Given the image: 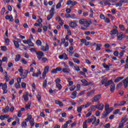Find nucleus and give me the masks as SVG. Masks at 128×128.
I'll use <instances>...</instances> for the list:
<instances>
[{
    "mask_svg": "<svg viewBox=\"0 0 128 128\" xmlns=\"http://www.w3.org/2000/svg\"><path fill=\"white\" fill-rule=\"evenodd\" d=\"M32 118V115H29L28 116V118L25 119L26 122H28V120H30Z\"/></svg>",
    "mask_w": 128,
    "mask_h": 128,
    "instance_id": "obj_40",
    "label": "nucleus"
},
{
    "mask_svg": "<svg viewBox=\"0 0 128 128\" xmlns=\"http://www.w3.org/2000/svg\"><path fill=\"white\" fill-rule=\"evenodd\" d=\"M128 115H125L123 118H122L121 122H124L126 124V122H128Z\"/></svg>",
    "mask_w": 128,
    "mask_h": 128,
    "instance_id": "obj_19",
    "label": "nucleus"
},
{
    "mask_svg": "<svg viewBox=\"0 0 128 128\" xmlns=\"http://www.w3.org/2000/svg\"><path fill=\"white\" fill-rule=\"evenodd\" d=\"M4 80H5L6 82H8L10 81V77H8V75H6L4 76Z\"/></svg>",
    "mask_w": 128,
    "mask_h": 128,
    "instance_id": "obj_46",
    "label": "nucleus"
},
{
    "mask_svg": "<svg viewBox=\"0 0 128 128\" xmlns=\"http://www.w3.org/2000/svg\"><path fill=\"white\" fill-rule=\"evenodd\" d=\"M114 90H116V84H114V82L111 84L110 87V90L111 92H114Z\"/></svg>",
    "mask_w": 128,
    "mask_h": 128,
    "instance_id": "obj_12",
    "label": "nucleus"
},
{
    "mask_svg": "<svg viewBox=\"0 0 128 128\" xmlns=\"http://www.w3.org/2000/svg\"><path fill=\"white\" fill-rule=\"evenodd\" d=\"M69 26L70 28H76V26H78V24L74 22L73 21L69 23Z\"/></svg>",
    "mask_w": 128,
    "mask_h": 128,
    "instance_id": "obj_9",
    "label": "nucleus"
},
{
    "mask_svg": "<svg viewBox=\"0 0 128 128\" xmlns=\"http://www.w3.org/2000/svg\"><path fill=\"white\" fill-rule=\"evenodd\" d=\"M124 52H126V50H123L121 52H120L119 54L120 56H124Z\"/></svg>",
    "mask_w": 128,
    "mask_h": 128,
    "instance_id": "obj_55",
    "label": "nucleus"
},
{
    "mask_svg": "<svg viewBox=\"0 0 128 128\" xmlns=\"http://www.w3.org/2000/svg\"><path fill=\"white\" fill-rule=\"evenodd\" d=\"M95 92H96V90H91L90 92L87 93L86 96H92V94H94Z\"/></svg>",
    "mask_w": 128,
    "mask_h": 128,
    "instance_id": "obj_28",
    "label": "nucleus"
},
{
    "mask_svg": "<svg viewBox=\"0 0 128 128\" xmlns=\"http://www.w3.org/2000/svg\"><path fill=\"white\" fill-rule=\"evenodd\" d=\"M14 43L16 48H20V44H18V41L14 40Z\"/></svg>",
    "mask_w": 128,
    "mask_h": 128,
    "instance_id": "obj_26",
    "label": "nucleus"
},
{
    "mask_svg": "<svg viewBox=\"0 0 128 128\" xmlns=\"http://www.w3.org/2000/svg\"><path fill=\"white\" fill-rule=\"evenodd\" d=\"M20 62L23 64H28V62L24 60V58H22Z\"/></svg>",
    "mask_w": 128,
    "mask_h": 128,
    "instance_id": "obj_49",
    "label": "nucleus"
},
{
    "mask_svg": "<svg viewBox=\"0 0 128 128\" xmlns=\"http://www.w3.org/2000/svg\"><path fill=\"white\" fill-rule=\"evenodd\" d=\"M94 120V116L93 118H88L85 122H83V128H88V124H90Z\"/></svg>",
    "mask_w": 128,
    "mask_h": 128,
    "instance_id": "obj_5",
    "label": "nucleus"
},
{
    "mask_svg": "<svg viewBox=\"0 0 128 128\" xmlns=\"http://www.w3.org/2000/svg\"><path fill=\"white\" fill-rule=\"evenodd\" d=\"M48 84V80H45L44 82H43V84H42V86L44 88H46V84Z\"/></svg>",
    "mask_w": 128,
    "mask_h": 128,
    "instance_id": "obj_34",
    "label": "nucleus"
},
{
    "mask_svg": "<svg viewBox=\"0 0 128 128\" xmlns=\"http://www.w3.org/2000/svg\"><path fill=\"white\" fill-rule=\"evenodd\" d=\"M76 90H80V84H78L76 86Z\"/></svg>",
    "mask_w": 128,
    "mask_h": 128,
    "instance_id": "obj_64",
    "label": "nucleus"
},
{
    "mask_svg": "<svg viewBox=\"0 0 128 128\" xmlns=\"http://www.w3.org/2000/svg\"><path fill=\"white\" fill-rule=\"evenodd\" d=\"M2 90L3 92V94H6L8 93V84L6 82L4 83L2 87Z\"/></svg>",
    "mask_w": 128,
    "mask_h": 128,
    "instance_id": "obj_7",
    "label": "nucleus"
},
{
    "mask_svg": "<svg viewBox=\"0 0 128 128\" xmlns=\"http://www.w3.org/2000/svg\"><path fill=\"white\" fill-rule=\"evenodd\" d=\"M20 58H22V56H20V54H18L16 55V57L15 58V62H19V60H20Z\"/></svg>",
    "mask_w": 128,
    "mask_h": 128,
    "instance_id": "obj_27",
    "label": "nucleus"
},
{
    "mask_svg": "<svg viewBox=\"0 0 128 128\" xmlns=\"http://www.w3.org/2000/svg\"><path fill=\"white\" fill-rule=\"evenodd\" d=\"M56 88L58 89L59 90H60L62 88V86L60 84H56Z\"/></svg>",
    "mask_w": 128,
    "mask_h": 128,
    "instance_id": "obj_39",
    "label": "nucleus"
},
{
    "mask_svg": "<svg viewBox=\"0 0 128 128\" xmlns=\"http://www.w3.org/2000/svg\"><path fill=\"white\" fill-rule=\"evenodd\" d=\"M126 104V101L120 102L118 103V106H124V104Z\"/></svg>",
    "mask_w": 128,
    "mask_h": 128,
    "instance_id": "obj_32",
    "label": "nucleus"
},
{
    "mask_svg": "<svg viewBox=\"0 0 128 128\" xmlns=\"http://www.w3.org/2000/svg\"><path fill=\"white\" fill-rule=\"evenodd\" d=\"M64 54H61L58 56V58H60V60H64Z\"/></svg>",
    "mask_w": 128,
    "mask_h": 128,
    "instance_id": "obj_61",
    "label": "nucleus"
},
{
    "mask_svg": "<svg viewBox=\"0 0 128 128\" xmlns=\"http://www.w3.org/2000/svg\"><path fill=\"white\" fill-rule=\"evenodd\" d=\"M81 82L85 84L84 86H90V84L88 83V80H86V79H83L81 80Z\"/></svg>",
    "mask_w": 128,
    "mask_h": 128,
    "instance_id": "obj_16",
    "label": "nucleus"
},
{
    "mask_svg": "<svg viewBox=\"0 0 128 128\" xmlns=\"http://www.w3.org/2000/svg\"><path fill=\"white\" fill-rule=\"evenodd\" d=\"M26 126H28L26 124V122H22V123L21 124V126L22 128H26Z\"/></svg>",
    "mask_w": 128,
    "mask_h": 128,
    "instance_id": "obj_45",
    "label": "nucleus"
},
{
    "mask_svg": "<svg viewBox=\"0 0 128 128\" xmlns=\"http://www.w3.org/2000/svg\"><path fill=\"white\" fill-rule=\"evenodd\" d=\"M119 52L118 51L116 50L115 52H114V56H118V54H119Z\"/></svg>",
    "mask_w": 128,
    "mask_h": 128,
    "instance_id": "obj_59",
    "label": "nucleus"
},
{
    "mask_svg": "<svg viewBox=\"0 0 128 128\" xmlns=\"http://www.w3.org/2000/svg\"><path fill=\"white\" fill-rule=\"evenodd\" d=\"M62 72L64 74H70V68H63Z\"/></svg>",
    "mask_w": 128,
    "mask_h": 128,
    "instance_id": "obj_13",
    "label": "nucleus"
},
{
    "mask_svg": "<svg viewBox=\"0 0 128 128\" xmlns=\"http://www.w3.org/2000/svg\"><path fill=\"white\" fill-rule=\"evenodd\" d=\"M23 74H24L22 76V80H24V78L28 77V70H25Z\"/></svg>",
    "mask_w": 128,
    "mask_h": 128,
    "instance_id": "obj_15",
    "label": "nucleus"
},
{
    "mask_svg": "<svg viewBox=\"0 0 128 128\" xmlns=\"http://www.w3.org/2000/svg\"><path fill=\"white\" fill-rule=\"evenodd\" d=\"M122 86V82H120L116 85V88L117 90H119V88H120Z\"/></svg>",
    "mask_w": 128,
    "mask_h": 128,
    "instance_id": "obj_33",
    "label": "nucleus"
},
{
    "mask_svg": "<svg viewBox=\"0 0 128 128\" xmlns=\"http://www.w3.org/2000/svg\"><path fill=\"white\" fill-rule=\"evenodd\" d=\"M36 44L38 46H42V41H40V40H37L36 42Z\"/></svg>",
    "mask_w": 128,
    "mask_h": 128,
    "instance_id": "obj_44",
    "label": "nucleus"
},
{
    "mask_svg": "<svg viewBox=\"0 0 128 128\" xmlns=\"http://www.w3.org/2000/svg\"><path fill=\"white\" fill-rule=\"evenodd\" d=\"M104 105L102 104H99V106L98 107V110H104Z\"/></svg>",
    "mask_w": 128,
    "mask_h": 128,
    "instance_id": "obj_30",
    "label": "nucleus"
},
{
    "mask_svg": "<svg viewBox=\"0 0 128 128\" xmlns=\"http://www.w3.org/2000/svg\"><path fill=\"white\" fill-rule=\"evenodd\" d=\"M122 2H120V3H116V7H118V6H120H120H122Z\"/></svg>",
    "mask_w": 128,
    "mask_h": 128,
    "instance_id": "obj_52",
    "label": "nucleus"
},
{
    "mask_svg": "<svg viewBox=\"0 0 128 128\" xmlns=\"http://www.w3.org/2000/svg\"><path fill=\"white\" fill-rule=\"evenodd\" d=\"M100 96H102V94H98L95 95L94 97L92 98V102H100Z\"/></svg>",
    "mask_w": 128,
    "mask_h": 128,
    "instance_id": "obj_4",
    "label": "nucleus"
},
{
    "mask_svg": "<svg viewBox=\"0 0 128 128\" xmlns=\"http://www.w3.org/2000/svg\"><path fill=\"white\" fill-rule=\"evenodd\" d=\"M82 108H84V105H82L81 106L77 108V112L78 114L82 113Z\"/></svg>",
    "mask_w": 128,
    "mask_h": 128,
    "instance_id": "obj_18",
    "label": "nucleus"
},
{
    "mask_svg": "<svg viewBox=\"0 0 128 128\" xmlns=\"http://www.w3.org/2000/svg\"><path fill=\"white\" fill-rule=\"evenodd\" d=\"M124 85V88H126L128 86V76L122 80Z\"/></svg>",
    "mask_w": 128,
    "mask_h": 128,
    "instance_id": "obj_10",
    "label": "nucleus"
},
{
    "mask_svg": "<svg viewBox=\"0 0 128 128\" xmlns=\"http://www.w3.org/2000/svg\"><path fill=\"white\" fill-rule=\"evenodd\" d=\"M120 112V109H116L114 112L113 114H118Z\"/></svg>",
    "mask_w": 128,
    "mask_h": 128,
    "instance_id": "obj_53",
    "label": "nucleus"
},
{
    "mask_svg": "<svg viewBox=\"0 0 128 128\" xmlns=\"http://www.w3.org/2000/svg\"><path fill=\"white\" fill-rule=\"evenodd\" d=\"M55 82H56V84H60V78H58L56 80Z\"/></svg>",
    "mask_w": 128,
    "mask_h": 128,
    "instance_id": "obj_58",
    "label": "nucleus"
},
{
    "mask_svg": "<svg viewBox=\"0 0 128 128\" xmlns=\"http://www.w3.org/2000/svg\"><path fill=\"white\" fill-rule=\"evenodd\" d=\"M72 60L74 62H75L76 64H80V61L76 58H73Z\"/></svg>",
    "mask_w": 128,
    "mask_h": 128,
    "instance_id": "obj_29",
    "label": "nucleus"
},
{
    "mask_svg": "<svg viewBox=\"0 0 128 128\" xmlns=\"http://www.w3.org/2000/svg\"><path fill=\"white\" fill-rule=\"evenodd\" d=\"M117 40H122L123 38H126V34H124V33L122 32H118L117 34Z\"/></svg>",
    "mask_w": 128,
    "mask_h": 128,
    "instance_id": "obj_6",
    "label": "nucleus"
},
{
    "mask_svg": "<svg viewBox=\"0 0 128 128\" xmlns=\"http://www.w3.org/2000/svg\"><path fill=\"white\" fill-rule=\"evenodd\" d=\"M41 50H43V52H48V50H50V48L48 47V46H41Z\"/></svg>",
    "mask_w": 128,
    "mask_h": 128,
    "instance_id": "obj_14",
    "label": "nucleus"
},
{
    "mask_svg": "<svg viewBox=\"0 0 128 128\" xmlns=\"http://www.w3.org/2000/svg\"><path fill=\"white\" fill-rule=\"evenodd\" d=\"M15 86L16 88H20V83H16Z\"/></svg>",
    "mask_w": 128,
    "mask_h": 128,
    "instance_id": "obj_57",
    "label": "nucleus"
},
{
    "mask_svg": "<svg viewBox=\"0 0 128 128\" xmlns=\"http://www.w3.org/2000/svg\"><path fill=\"white\" fill-rule=\"evenodd\" d=\"M110 34H118V30L116 29H114L112 30L110 32Z\"/></svg>",
    "mask_w": 128,
    "mask_h": 128,
    "instance_id": "obj_17",
    "label": "nucleus"
},
{
    "mask_svg": "<svg viewBox=\"0 0 128 128\" xmlns=\"http://www.w3.org/2000/svg\"><path fill=\"white\" fill-rule=\"evenodd\" d=\"M70 18H72V20H78V17L76 14H72Z\"/></svg>",
    "mask_w": 128,
    "mask_h": 128,
    "instance_id": "obj_36",
    "label": "nucleus"
},
{
    "mask_svg": "<svg viewBox=\"0 0 128 128\" xmlns=\"http://www.w3.org/2000/svg\"><path fill=\"white\" fill-rule=\"evenodd\" d=\"M124 122H122L121 121V123L119 124L118 128H124Z\"/></svg>",
    "mask_w": 128,
    "mask_h": 128,
    "instance_id": "obj_38",
    "label": "nucleus"
},
{
    "mask_svg": "<svg viewBox=\"0 0 128 128\" xmlns=\"http://www.w3.org/2000/svg\"><path fill=\"white\" fill-rule=\"evenodd\" d=\"M62 8V3L59 2L56 6V8L58 10V8Z\"/></svg>",
    "mask_w": 128,
    "mask_h": 128,
    "instance_id": "obj_47",
    "label": "nucleus"
},
{
    "mask_svg": "<svg viewBox=\"0 0 128 128\" xmlns=\"http://www.w3.org/2000/svg\"><path fill=\"white\" fill-rule=\"evenodd\" d=\"M21 86H22V88H26V82H22Z\"/></svg>",
    "mask_w": 128,
    "mask_h": 128,
    "instance_id": "obj_51",
    "label": "nucleus"
},
{
    "mask_svg": "<svg viewBox=\"0 0 128 128\" xmlns=\"http://www.w3.org/2000/svg\"><path fill=\"white\" fill-rule=\"evenodd\" d=\"M36 98H37L38 102H40V100H42V95L40 94H38L36 96Z\"/></svg>",
    "mask_w": 128,
    "mask_h": 128,
    "instance_id": "obj_48",
    "label": "nucleus"
},
{
    "mask_svg": "<svg viewBox=\"0 0 128 128\" xmlns=\"http://www.w3.org/2000/svg\"><path fill=\"white\" fill-rule=\"evenodd\" d=\"M102 46V44H96V51L100 50H102V48L100 47Z\"/></svg>",
    "mask_w": 128,
    "mask_h": 128,
    "instance_id": "obj_22",
    "label": "nucleus"
},
{
    "mask_svg": "<svg viewBox=\"0 0 128 128\" xmlns=\"http://www.w3.org/2000/svg\"><path fill=\"white\" fill-rule=\"evenodd\" d=\"M114 108L112 107L110 108V104H105V110L102 114L101 118L102 120L106 118V117L108 116V114H110L112 112Z\"/></svg>",
    "mask_w": 128,
    "mask_h": 128,
    "instance_id": "obj_1",
    "label": "nucleus"
},
{
    "mask_svg": "<svg viewBox=\"0 0 128 128\" xmlns=\"http://www.w3.org/2000/svg\"><path fill=\"white\" fill-rule=\"evenodd\" d=\"M5 44H6V46L10 45V39L9 38H6L5 40Z\"/></svg>",
    "mask_w": 128,
    "mask_h": 128,
    "instance_id": "obj_54",
    "label": "nucleus"
},
{
    "mask_svg": "<svg viewBox=\"0 0 128 128\" xmlns=\"http://www.w3.org/2000/svg\"><path fill=\"white\" fill-rule=\"evenodd\" d=\"M119 28L122 32H124V30H126V28H124V24H120L119 25Z\"/></svg>",
    "mask_w": 128,
    "mask_h": 128,
    "instance_id": "obj_24",
    "label": "nucleus"
},
{
    "mask_svg": "<svg viewBox=\"0 0 128 128\" xmlns=\"http://www.w3.org/2000/svg\"><path fill=\"white\" fill-rule=\"evenodd\" d=\"M107 82H108V78H104L102 80V84H106Z\"/></svg>",
    "mask_w": 128,
    "mask_h": 128,
    "instance_id": "obj_31",
    "label": "nucleus"
},
{
    "mask_svg": "<svg viewBox=\"0 0 128 128\" xmlns=\"http://www.w3.org/2000/svg\"><path fill=\"white\" fill-rule=\"evenodd\" d=\"M69 84L67 85V86H72V84H74V82L72 81H68Z\"/></svg>",
    "mask_w": 128,
    "mask_h": 128,
    "instance_id": "obj_63",
    "label": "nucleus"
},
{
    "mask_svg": "<svg viewBox=\"0 0 128 128\" xmlns=\"http://www.w3.org/2000/svg\"><path fill=\"white\" fill-rule=\"evenodd\" d=\"M30 124L32 127L34 126V119H32L30 121Z\"/></svg>",
    "mask_w": 128,
    "mask_h": 128,
    "instance_id": "obj_41",
    "label": "nucleus"
},
{
    "mask_svg": "<svg viewBox=\"0 0 128 128\" xmlns=\"http://www.w3.org/2000/svg\"><path fill=\"white\" fill-rule=\"evenodd\" d=\"M54 8H52L50 10V14L47 16V20H52V18H54Z\"/></svg>",
    "mask_w": 128,
    "mask_h": 128,
    "instance_id": "obj_3",
    "label": "nucleus"
},
{
    "mask_svg": "<svg viewBox=\"0 0 128 128\" xmlns=\"http://www.w3.org/2000/svg\"><path fill=\"white\" fill-rule=\"evenodd\" d=\"M76 91H74L72 92V96H74L73 97H71V98H73V99H74L76 98Z\"/></svg>",
    "mask_w": 128,
    "mask_h": 128,
    "instance_id": "obj_35",
    "label": "nucleus"
},
{
    "mask_svg": "<svg viewBox=\"0 0 128 128\" xmlns=\"http://www.w3.org/2000/svg\"><path fill=\"white\" fill-rule=\"evenodd\" d=\"M79 24H83V26L86 28H88L92 22V20H90L88 22V21L86 19H81L79 20Z\"/></svg>",
    "mask_w": 128,
    "mask_h": 128,
    "instance_id": "obj_2",
    "label": "nucleus"
},
{
    "mask_svg": "<svg viewBox=\"0 0 128 128\" xmlns=\"http://www.w3.org/2000/svg\"><path fill=\"white\" fill-rule=\"evenodd\" d=\"M122 80H124V76H119L118 77L116 78L114 80V82H118Z\"/></svg>",
    "mask_w": 128,
    "mask_h": 128,
    "instance_id": "obj_21",
    "label": "nucleus"
},
{
    "mask_svg": "<svg viewBox=\"0 0 128 128\" xmlns=\"http://www.w3.org/2000/svg\"><path fill=\"white\" fill-rule=\"evenodd\" d=\"M10 110V107H8V106H7L5 108L2 109V112H4V114H6L7 112H8V111Z\"/></svg>",
    "mask_w": 128,
    "mask_h": 128,
    "instance_id": "obj_23",
    "label": "nucleus"
},
{
    "mask_svg": "<svg viewBox=\"0 0 128 128\" xmlns=\"http://www.w3.org/2000/svg\"><path fill=\"white\" fill-rule=\"evenodd\" d=\"M37 58L39 60H40L42 58V56H44V52L42 51L38 52H36Z\"/></svg>",
    "mask_w": 128,
    "mask_h": 128,
    "instance_id": "obj_8",
    "label": "nucleus"
},
{
    "mask_svg": "<svg viewBox=\"0 0 128 128\" xmlns=\"http://www.w3.org/2000/svg\"><path fill=\"white\" fill-rule=\"evenodd\" d=\"M23 98H24V102H28V92H26L23 95Z\"/></svg>",
    "mask_w": 128,
    "mask_h": 128,
    "instance_id": "obj_11",
    "label": "nucleus"
},
{
    "mask_svg": "<svg viewBox=\"0 0 128 128\" xmlns=\"http://www.w3.org/2000/svg\"><path fill=\"white\" fill-rule=\"evenodd\" d=\"M49 70H50V66H45L43 72L48 74V72Z\"/></svg>",
    "mask_w": 128,
    "mask_h": 128,
    "instance_id": "obj_25",
    "label": "nucleus"
},
{
    "mask_svg": "<svg viewBox=\"0 0 128 128\" xmlns=\"http://www.w3.org/2000/svg\"><path fill=\"white\" fill-rule=\"evenodd\" d=\"M2 62H8V58L4 57L2 58Z\"/></svg>",
    "mask_w": 128,
    "mask_h": 128,
    "instance_id": "obj_62",
    "label": "nucleus"
},
{
    "mask_svg": "<svg viewBox=\"0 0 128 128\" xmlns=\"http://www.w3.org/2000/svg\"><path fill=\"white\" fill-rule=\"evenodd\" d=\"M103 66L104 68H106V70H110V67L108 66V64H103Z\"/></svg>",
    "mask_w": 128,
    "mask_h": 128,
    "instance_id": "obj_37",
    "label": "nucleus"
},
{
    "mask_svg": "<svg viewBox=\"0 0 128 128\" xmlns=\"http://www.w3.org/2000/svg\"><path fill=\"white\" fill-rule=\"evenodd\" d=\"M30 104H32V103L28 102V104L26 105V110H30Z\"/></svg>",
    "mask_w": 128,
    "mask_h": 128,
    "instance_id": "obj_42",
    "label": "nucleus"
},
{
    "mask_svg": "<svg viewBox=\"0 0 128 128\" xmlns=\"http://www.w3.org/2000/svg\"><path fill=\"white\" fill-rule=\"evenodd\" d=\"M104 48H112V47L110 46V44H105L104 45Z\"/></svg>",
    "mask_w": 128,
    "mask_h": 128,
    "instance_id": "obj_60",
    "label": "nucleus"
},
{
    "mask_svg": "<svg viewBox=\"0 0 128 128\" xmlns=\"http://www.w3.org/2000/svg\"><path fill=\"white\" fill-rule=\"evenodd\" d=\"M112 83H114V81L112 80L111 79L108 82H106V84H104V86H110V84H112Z\"/></svg>",
    "mask_w": 128,
    "mask_h": 128,
    "instance_id": "obj_20",
    "label": "nucleus"
},
{
    "mask_svg": "<svg viewBox=\"0 0 128 128\" xmlns=\"http://www.w3.org/2000/svg\"><path fill=\"white\" fill-rule=\"evenodd\" d=\"M0 48L3 52H6L8 50V48L6 46H1Z\"/></svg>",
    "mask_w": 128,
    "mask_h": 128,
    "instance_id": "obj_43",
    "label": "nucleus"
},
{
    "mask_svg": "<svg viewBox=\"0 0 128 128\" xmlns=\"http://www.w3.org/2000/svg\"><path fill=\"white\" fill-rule=\"evenodd\" d=\"M51 74H58V72L56 71V68L52 70H51Z\"/></svg>",
    "mask_w": 128,
    "mask_h": 128,
    "instance_id": "obj_50",
    "label": "nucleus"
},
{
    "mask_svg": "<svg viewBox=\"0 0 128 128\" xmlns=\"http://www.w3.org/2000/svg\"><path fill=\"white\" fill-rule=\"evenodd\" d=\"M104 20V22H106L107 24H108V22H110V19L106 17L105 18Z\"/></svg>",
    "mask_w": 128,
    "mask_h": 128,
    "instance_id": "obj_56",
    "label": "nucleus"
}]
</instances>
